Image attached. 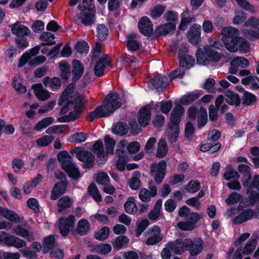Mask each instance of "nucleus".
Listing matches in <instances>:
<instances>
[{"mask_svg": "<svg viewBox=\"0 0 259 259\" xmlns=\"http://www.w3.org/2000/svg\"><path fill=\"white\" fill-rule=\"evenodd\" d=\"M129 242V239L124 236L117 237L112 243L114 248L119 249L125 246Z\"/></svg>", "mask_w": 259, "mask_h": 259, "instance_id": "nucleus-52", "label": "nucleus"}, {"mask_svg": "<svg viewBox=\"0 0 259 259\" xmlns=\"http://www.w3.org/2000/svg\"><path fill=\"white\" fill-rule=\"evenodd\" d=\"M83 72V67L78 60H74L72 63L73 79L76 80L82 75Z\"/></svg>", "mask_w": 259, "mask_h": 259, "instance_id": "nucleus-36", "label": "nucleus"}, {"mask_svg": "<svg viewBox=\"0 0 259 259\" xmlns=\"http://www.w3.org/2000/svg\"><path fill=\"white\" fill-rule=\"evenodd\" d=\"M128 132V127L125 123L118 122L113 125L112 132L117 135L122 136Z\"/></svg>", "mask_w": 259, "mask_h": 259, "instance_id": "nucleus-49", "label": "nucleus"}, {"mask_svg": "<svg viewBox=\"0 0 259 259\" xmlns=\"http://www.w3.org/2000/svg\"><path fill=\"white\" fill-rule=\"evenodd\" d=\"M12 232L27 239L28 241H31L34 239L33 233L29 228H24L18 225L13 228Z\"/></svg>", "mask_w": 259, "mask_h": 259, "instance_id": "nucleus-21", "label": "nucleus"}, {"mask_svg": "<svg viewBox=\"0 0 259 259\" xmlns=\"http://www.w3.org/2000/svg\"><path fill=\"white\" fill-rule=\"evenodd\" d=\"M137 224L138 227L136 230V235L138 237L148 226L149 222L147 219L139 220L137 221Z\"/></svg>", "mask_w": 259, "mask_h": 259, "instance_id": "nucleus-60", "label": "nucleus"}, {"mask_svg": "<svg viewBox=\"0 0 259 259\" xmlns=\"http://www.w3.org/2000/svg\"><path fill=\"white\" fill-rule=\"evenodd\" d=\"M179 64L180 67L189 69L193 66L195 63V59L192 56L182 55L179 54Z\"/></svg>", "mask_w": 259, "mask_h": 259, "instance_id": "nucleus-29", "label": "nucleus"}, {"mask_svg": "<svg viewBox=\"0 0 259 259\" xmlns=\"http://www.w3.org/2000/svg\"><path fill=\"white\" fill-rule=\"evenodd\" d=\"M200 188V184L196 181H191L186 186V190L189 193H194Z\"/></svg>", "mask_w": 259, "mask_h": 259, "instance_id": "nucleus-64", "label": "nucleus"}, {"mask_svg": "<svg viewBox=\"0 0 259 259\" xmlns=\"http://www.w3.org/2000/svg\"><path fill=\"white\" fill-rule=\"evenodd\" d=\"M157 194V188L156 186L151 187L150 191L146 188L142 189L139 193V197L143 202L149 201L152 197L155 196Z\"/></svg>", "mask_w": 259, "mask_h": 259, "instance_id": "nucleus-28", "label": "nucleus"}, {"mask_svg": "<svg viewBox=\"0 0 259 259\" xmlns=\"http://www.w3.org/2000/svg\"><path fill=\"white\" fill-rule=\"evenodd\" d=\"M109 65L107 60V56L105 54H102L99 60L95 64L94 67V73L97 76H101L104 74V70L106 66Z\"/></svg>", "mask_w": 259, "mask_h": 259, "instance_id": "nucleus-24", "label": "nucleus"}, {"mask_svg": "<svg viewBox=\"0 0 259 259\" xmlns=\"http://www.w3.org/2000/svg\"><path fill=\"white\" fill-rule=\"evenodd\" d=\"M89 49L88 44L85 41H79L75 46V50L81 55H85Z\"/></svg>", "mask_w": 259, "mask_h": 259, "instance_id": "nucleus-61", "label": "nucleus"}, {"mask_svg": "<svg viewBox=\"0 0 259 259\" xmlns=\"http://www.w3.org/2000/svg\"><path fill=\"white\" fill-rule=\"evenodd\" d=\"M200 96V94L198 93H189L181 98L180 103L183 105H188L196 100Z\"/></svg>", "mask_w": 259, "mask_h": 259, "instance_id": "nucleus-54", "label": "nucleus"}, {"mask_svg": "<svg viewBox=\"0 0 259 259\" xmlns=\"http://www.w3.org/2000/svg\"><path fill=\"white\" fill-rule=\"evenodd\" d=\"M121 105V103L117 94H109L103 101L102 105L88 115V119L93 121L95 119L108 116Z\"/></svg>", "mask_w": 259, "mask_h": 259, "instance_id": "nucleus-5", "label": "nucleus"}, {"mask_svg": "<svg viewBox=\"0 0 259 259\" xmlns=\"http://www.w3.org/2000/svg\"><path fill=\"white\" fill-rule=\"evenodd\" d=\"M125 211L130 214H133L137 210L136 200L133 197H129L124 204Z\"/></svg>", "mask_w": 259, "mask_h": 259, "instance_id": "nucleus-39", "label": "nucleus"}, {"mask_svg": "<svg viewBox=\"0 0 259 259\" xmlns=\"http://www.w3.org/2000/svg\"><path fill=\"white\" fill-rule=\"evenodd\" d=\"M207 113L206 109L202 107L200 108L198 113L197 123L198 127L201 128L203 127L207 122Z\"/></svg>", "mask_w": 259, "mask_h": 259, "instance_id": "nucleus-43", "label": "nucleus"}, {"mask_svg": "<svg viewBox=\"0 0 259 259\" xmlns=\"http://www.w3.org/2000/svg\"><path fill=\"white\" fill-rule=\"evenodd\" d=\"M97 35L99 39H105L108 35V30L107 27L103 25H99L97 27Z\"/></svg>", "mask_w": 259, "mask_h": 259, "instance_id": "nucleus-62", "label": "nucleus"}, {"mask_svg": "<svg viewBox=\"0 0 259 259\" xmlns=\"http://www.w3.org/2000/svg\"><path fill=\"white\" fill-rule=\"evenodd\" d=\"M254 214L252 209H247L241 210L239 207L231 208L227 209L225 216L227 218L234 217L233 222L235 224H240L250 219Z\"/></svg>", "mask_w": 259, "mask_h": 259, "instance_id": "nucleus-9", "label": "nucleus"}, {"mask_svg": "<svg viewBox=\"0 0 259 259\" xmlns=\"http://www.w3.org/2000/svg\"><path fill=\"white\" fill-rule=\"evenodd\" d=\"M187 37L189 41L193 45H196L201 40V26L194 24L188 32Z\"/></svg>", "mask_w": 259, "mask_h": 259, "instance_id": "nucleus-17", "label": "nucleus"}, {"mask_svg": "<svg viewBox=\"0 0 259 259\" xmlns=\"http://www.w3.org/2000/svg\"><path fill=\"white\" fill-rule=\"evenodd\" d=\"M58 159L61 163L62 168L73 179H76L80 177L78 169L72 162V158L66 151H61L58 154Z\"/></svg>", "mask_w": 259, "mask_h": 259, "instance_id": "nucleus-8", "label": "nucleus"}, {"mask_svg": "<svg viewBox=\"0 0 259 259\" xmlns=\"http://www.w3.org/2000/svg\"><path fill=\"white\" fill-rule=\"evenodd\" d=\"M231 67L229 71L231 74H235L237 72V68H244L248 66V61L242 57H237L233 59L230 63Z\"/></svg>", "mask_w": 259, "mask_h": 259, "instance_id": "nucleus-26", "label": "nucleus"}, {"mask_svg": "<svg viewBox=\"0 0 259 259\" xmlns=\"http://www.w3.org/2000/svg\"><path fill=\"white\" fill-rule=\"evenodd\" d=\"M151 118V107L147 105L143 107L140 111L138 122L142 126H146L149 123Z\"/></svg>", "mask_w": 259, "mask_h": 259, "instance_id": "nucleus-25", "label": "nucleus"}, {"mask_svg": "<svg viewBox=\"0 0 259 259\" xmlns=\"http://www.w3.org/2000/svg\"><path fill=\"white\" fill-rule=\"evenodd\" d=\"M109 228L108 227H103L95 234V237L97 240L103 241L109 237Z\"/></svg>", "mask_w": 259, "mask_h": 259, "instance_id": "nucleus-58", "label": "nucleus"}, {"mask_svg": "<svg viewBox=\"0 0 259 259\" xmlns=\"http://www.w3.org/2000/svg\"><path fill=\"white\" fill-rule=\"evenodd\" d=\"M86 102L84 97L75 91L74 84H69L60 97L59 104L64 106L60 111V114H65L68 108L72 107L73 110L70 111L67 116L59 118L58 121L63 122L75 120L83 111Z\"/></svg>", "mask_w": 259, "mask_h": 259, "instance_id": "nucleus-1", "label": "nucleus"}, {"mask_svg": "<svg viewBox=\"0 0 259 259\" xmlns=\"http://www.w3.org/2000/svg\"><path fill=\"white\" fill-rule=\"evenodd\" d=\"M225 101L226 103L232 105L238 106L240 103L238 95L230 90L226 93Z\"/></svg>", "mask_w": 259, "mask_h": 259, "instance_id": "nucleus-46", "label": "nucleus"}, {"mask_svg": "<svg viewBox=\"0 0 259 259\" xmlns=\"http://www.w3.org/2000/svg\"><path fill=\"white\" fill-rule=\"evenodd\" d=\"M54 121L51 117H46L38 122L34 127V130L36 131H40L46 127L51 124Z\"/></svg>", "mask_w": 259, "mask_h": 259, "instance_id": "nucleus-53", "label": "nucleus"}, {"mask_svg": "<svg viewBox=\"0 0 259 259\" xmlns=\"http://www.w3.org/2000/svg\"><path fill=\"white\" fill-rule=\"evenodd\" d=\"M195 19L190 14L188 11H185L182 14V20L180 25L179 27V29L181 30H184L187 28L188 24L192 22H194Z\"/></svg>", "mask_w": 259, "mask_h": 259, "instance_id": "nucleus-35", "label": "nucleus"}, {"mask_svg": "<svg viewBox=\"0 0 259 259\" xmlns=\"http://www.w3.org/2000/svg\"><path fill=\"white\" fill-rule=\"evenodd\" d=\"M26 242L22 239L14 235H11L8 246H13L17 248L25 247Z\"/></svg>", "mask_w": 259, "mask_h": 259, "instance_id": "nucleus-51", "label": "nucleus"}, {"mask_svg": "<svg viewBox=\"0 0 259 259\" xmlns=\"http://www.w3.org/2000/svg\"><path fill=\"white\" fill-rule=\"evenodd\" d=\"M42 83L46 87L52 90L58 89L61 85V81L60 78L57 77L51 78L46 76L42 80Z\"/></svg>", "mask_w": 259, "mask_h": 259, "instance_id": "nucleus-30", "label": "nucleus"}, {"mask_svg": "<svg viewBox=\"0 0 259 259\" xmlns=\"http://www.w3.org/2000/svg\"><path fill=\"white\" fill-rule=\"evenodd\" d=\"M246 188L249 204H253L259 201V175L253 176Z\"/></svg>", "mask_w": 259, "mask_h": 259, "instance_id": "nucleus-11", "label": "nucleus"}, {"mask_svg": "<svg viewBox=\"0 0 259 259\" xmlns=\"http://www.w3.org/2000/svg\"><path fill=\"white\" fill-rule=\"evenodd\" d=\"M12 85L19 94H24L26 92V87L22 85V78L19 75L14 77Z\"/></svg>", "mask_w": 259, "mask_h": 259, "instance_id": "nucleus-45", "label": "nucleus"}, {"mask_svg": "<svg viewBox=\"0 0 259 259\" xmlns=\"http://www.w3.org/2000/svg\"><path fill=\"white\" fill-rule=\"evenodd\" d=\"M242 199V195L233 192L229 194L228 198L226 199V203L228 205H231L237 203Z\"/></svg>", "mask_w": 259, "mask_h": 259, "instance_id": "nucleus-57", "label": "nucleus"}, {"mask_svg": "<svg viewBox=\"0 0 259 259\" xmlns=\"http://www.w3.org/2000/svg\"><path fill=\"white\" fill-rule=\"evenodd\" d=\"M74 217L72 215L63 217L59 221V229L61 234L65 237L67 235L74 225Z\"/></svg>", "mask_w": 259, "mask_h": 259, "instance_id": "nucleus-14", "label": "nucleus"}, {"mask_svg": "<svg viewBox=\"0 0 259 259\" xmlns=\"http://www.w3.org/2000/svg\"><path fill=\"white\" fill-rule=\"evenodd\" d=\"M72 204L71 199L67 197H63L59 199L58 202V211L63 212L66 209L70 207Z\"/></svg>", "mask_w": 259, "mask_h": 259, "instance_id": "nucleus-50", "label": "nucleus"}, {"mask_svg": "<svg viewBox=\"0 0 259 259\" xmlns=\"http://www.w3.org/2000/svg\"><path fill=\"white\" fill-rule=\"evenodd\" d=\"M140 31L145 35H150L153 32V25L147 17L141 18L138 23Z\"/></svg>", "mask_w": 259, "mask_h": 259, "instance_id": "nucleus-22", "label": "nucleus"}, {"mask_svg": "<svg viewBox=\"0 0 259 259\" xmlns=\"http://www.w3.org/2000/svg\"><path fill=\"white\" fill-rule=\"evenodd\" d=\"M167 152L168 148L165 140L161 139L158 143L156 156L158 158H162L166 155Z\"/></svg>", "mask_w": 259, "mask_h": 259, "instance_id": "nucleus-48", "label": "nucleus"}, {"mask_svg": "<svg viewBox=\"0 0 259 259\" xmlns=\"http://www.w3.org/2000/svg\"><path fill=\"white\" fill-rule=\"evenodd\" d=\"M240 175L237 171L235 170L231 165L226 167V171L224 174V179L229 181L227 186L232 190H240L241 186L238 179Z\"/></svg>", "mask_w": 259, "mask_h": 259, "instance_id": "nucleus-10", "label": "nucleus"}, {"mask_svg": "<svg viewBox=\"0 0 259 259\" xmlns=\"http://www.w3.org/2000/svg\"><path fill=\"white\" fill-rule=\"evenodd\" d=\"M166 167V163L164 160L160 161L158 163H154L151 164L150 172L157 184H159L164 178Z\"/></svg>", "mask_w": 259, "mask_h": 259, "instance_id": "nucleus-13", "label": "nucleus"}, {"mask_svg": "<svg viewBox=\"0 0 259 259\" xmlns=\"http://www.w3.org/2000/svg\"><path fill=\"white\" fill-rule=\"evenodd\" d=\"M166 76H155L148 83V87L152 89H165L167 85Z\"/></svg>", "mask_w": 259, "mask_h": 259, "instance_id": "nucleus-27", "label": "nucleus"}, {"mask_svg": "<svg viewBox=\"0 0 259 259\" xmlns=\"http://www.w3.org/2000/svg\"><path fill=\"white\" fill-rule=\"evenodd\" d=\"M104 143L105 146V152L108 156V154H112L113 153L116 142L109 135H106L104 137Z\"/></svg>", "mask_w": 259, "mask_h": 259, "instance_id": "nucleus-40", "label": "nucleus"}, {"mask_svg": "<svg viewBox=\"0 0 259 259\" xmlns=\"http://www.w3.org/2000/svg\"><path fill=\"white\" fill-rule=\"evenodd\" d=\"M208 41L211 45H207L203 48H199L196 51L197 63L201 65H207L210 62H217L221 58V55L218 51L222 47L219 40H213L209 37Z\"/></svg>", "mask_w": 259, "mask_h": 259, "instance_id": "nucleus-4", "label": "nucleus"}, {"mask_svg": "<svg viewBox=\"0 0 259 259\" xmlns=\"http://www.w3.org/2000/svg\"><path fill=\"white\" fill-rule=\"evenodd\" d=\"M65 190L66 185L64 182L56 184L52 189L51 198L53 200H56L65 192Z\"/></svg>", "mask_w": 259, "mask_h": 259, "instance_id": "nucleus-34", "label": "nucleus"}, {"mask_svg": "<svg viewBox=\"0 0 259 259\" xmlns=\"http://www.w3.org/2000/svg\"><path fill=\"white\" fill-rule=\"evenodd\" d=\"M76 157L78 160L84 162V167L90 168L94 165L95 157L90 152L85 150L79 151L76 153Z\"/></svg>", "mask_w": 259, "mask_h": 259, "instance_id": "nucleus-19", "label": "nucleus"}, {"mask_svg": "<svg viewBox=\"0 0 259 259\" xmlns=\"http://www.w3.org/2000/svg\"><path fill=\"white\" fill-rule=\"evenodd\" d=\"M55 237L54 235H50L44 238L42 245L44 252H47L54 245Z\"/></svg>", "mask_w": 259, "mask_h": 259, "instance_id": "nucleus-55", "label": "nucleus"}, {"mask_svg": "<svg viewBox=\"0 0 259 259\" xmlns=\"http://www.w3.org/2000/svg\"><path fill=\"white\" fill-rule=\"evenodd\" d=\"M92 149L97 154L98 162L100 164L104 163L108 159V156L105 152L103 143L102 141H97L93 145Z\"/></svg>", "mask_w": 259, "mask_h": 259, "instance_id": "nucleus-16", "label": "nucleus"}, {"mask_svg": "<svg viewBox=\"0 0 259 259\" xmlns=\"http://www.w3.org/2000/svg\"><path fill=\"white\" fill-rule=\"evenodd\" d=\"M127 47L131 51H135L139 49L140 43L137 38V35L134 34L127 36Z\"/></svg>", "mask_w": 259, "mask_h": 259, "instance_id": "nucleus-42", "label": "nucleus"}, {"mask_svg": "<svg viewBox=\"0 0 259 259\" xmlns=\"http://www.w3.org/2000/svg\"><path fill=\"white\" fill-rule=\"evenodd\" d=\"M176 26L174 23H167L158 26L156 29V32L158 34L165 35L173 32L176 29Z\"/></svg>", "mask_w": 259, "mask_h": 259, "instance_id": "nucleus-37", "label": "nucleus"}, {"mask_svg": "<svg viewBox=\"0 0 259 259\" xmlns=\"http://www.w3.org/2000/svg\"><path fill=\"white\" fill-rule=\"evenodd\" d=\"M88 192L96 201H101V195H100V192L95 184H92L89 186Z\"/></svg>", "mask_w": 259, "mask_h": 259, "instance_id": "nucleus-59", "label": "nucleus"}, {"mask_svg": "<svg viewBox=\"0 0 259 259\" xmlns=\"http://www.w3.org/2000/svg\"><path fill=\"white\" fill-rule=\"evenodd\" d=\"M140 177V173L139 171H135L132 177L129 179L128 184L132 190H137L140 188L141 185Z\"/></svg>", "mask_w": 259, "mask_h": 259, "instance_id": "nucleus-44", "label": "nucleus"}, {"mask_svg": "<svg viewBox=\"0 0 259 259\" xmlns=\"http://www.w3.org/2000/svg\"><path fill=\"white\" fill-rule=\"evenodd\" d=\"M121 4V0H109L108 8L110 12L114 11V15L117 16L119 14L118 11Z\"/></svg>", "mask_w": 259, "mask_h": 259, "instance_id": "nucleus-63", "label": "nucleus"}, {"mask_svg": "<svg viewBox=\"0 0 259 259\" xmlns=\"http://www.w3.org/2000/svg\"><path fill=\"white\" fill-rule=\"evenodd\" d=\"M203 248V241L201 239L198 238L192 240V243L191 244L189 248L190 254L192 256H196L199 254Z\"/></svg>", "mask_w": 259, "mask_h": 259, "instance_id": "nucleus-31", "label": "nucleus"}, {"mask_svg": "<svg viewBox=\"0 0 259 259\" xmlns=\"http://www.w3.org/2000/svg\"><path fill=\"white\" fill-rule=\"evenodd\" d=\"M90 228V224L88 220L81 219L78 222L77 227L72 232V233L73 234H77L80 235H83L89 231Z\"/></svg>", "mask_w": 259, "mask_h": 259, "instance_id": "nucleus-32", "label": "nucleus"}, {"mask_svg": "<svg viewBox=\"0 0 259 259\" xmlns=\"http://www.w3.org/2000/svg\"><path fill=\"white\" fill-rule=\"evenodd\" d=\"M93 0H70V5L73 6L79 3L80 10L79 19L85 26L91 25L95 22V11L93 4Z\"/></svg>", "mask_w": 259, "mask_h": 259, "instance_id": "nucleus-6", "label": "nucleus"}, {"mask_svg": "<svg viewBox=\"0 0 259 259\" xmlns=\"http://www.w3.org/2000/svg\"><path fill=\"white\" fill-rule=\"evenodd\" d=\"M162 201L161 199H158L155 205L154 209L151 211L148 215L149 219L151 220H156L161 213V208Z\"/></svg>", "mask_w": 259, "mask_h": 259, "instance_id": "nucleus-47", "label": "nucleus"}, {"mask_svg": "<svg viewBox=\"0 0 259 259\" xmlns=\"http://www.w3.org/2000/svg\"><path fill=\"white\" fill-rule=\"evenodd\" d=\"M111 246L108 244L104 243L96 245L94 247L93 251L98 253L105 254L111 250Z\"/></svg>", "mask_w": 259, "mask_h": 259, "instance_id": "nucleus-56", "label": "nucleus"}, {"mask_svg": "<svg viewBox=\"0 0 259 259\" xmlns=\"http://www.w3.org/2000/svg\"><path fill=\"white\" fill-rule=\"evenodd\" d=\"M258 236L257 235H252L250 240L247 242L242 250V253L244 255H248L251 254L255 249Z\"/></svg>", "mask_w": 259, "mask_h": 259, "instance_id": "nucleus-33", "label": "nucleus"}, {"mask_svg": "<svg viewBox=\"0 0 259 259\" xmlns=\"http://www.w3.org/2000/svg\"><path fill=\"white\" fill-rule=\"evenodd\" d=\"M222 41L226 49L231 52L239 51L246 53L250 50V45L244 38L239 36V31L231 27H225L221 30Z\"/></svg>", "mask_w": 259, "mask_h": 259, "instance_id": "nucleus-3", "label": "nucleus"}, {"mask_svg": "<svg viewBox=\"0 0 259 259\" xmlns=\"http://www.w3.org/2000/svg\"><path fill=\"white\" fill-rule=\"evenodd\" d=\"M34 94L36 98L40 101H46L50 98L51 94L45 90L42 84L37 83L32 86Z\"/></svg>", "mask_w": 259, "mask_h": 259, "instance_id": "nucleus-23", "label": "nucleus"}, {"mask_svg": "<svg viewBox=\"0 0 259 259\" xmlns=\"http://www.w3.org/2000/svg\"><path fill=\"white\" fill-rule=\"evenodd\" d=\"M39 38L41 40L40 45L36 46L24 53L19 60L18 67L21 68L26 63L30 66L34 67L42 64L46 61V58L44 56H35L38 54L41 45H52L55 43V35L51 32H44L41 34Z\"/></svg>", "mask_w": 259, "mask_h": 259, "instance_id": "nucleus-2", "label": "nucleus"}, {"mask_svg": "<svg viewBox=\"0 0 259 259\" xmlns=\"http://www.w3.org/2000/svg\"><path fill=\"white\" fill-rule=\"evenodd\" d=\"M237 170L242 175L241 183L244 187L248 186L251 180V168L246 164H240L237 166Z\"/></svg>", "mask_w": 259, "mask_h": 259, "instance_id": "nucleus-15", "label": "nucleus"}, {"mask_svg": "<svg viewBox=\"0 0 259 259\" xmlns=\"http://www.w3.org/2000/svg\"><path fill=\"white\" fill-rule=\"evenodd\" d=\"M59 68L61 77L63 79H68L70 74V66L69 64L65 61H62L59 63Z\"/></svg>", "mask_w": 259, "mask_h": 259, "instance_id": "nucleus-38", "label": "nucleus"}, {"mask_svg": "<svg viewBox=\"0 0 259 259\" xmlns=\"http://www.w3.org/2000/svg\"><path fill=\"white\" fill-rule=\"evenodd\" d=\"M148 234V238L146 241V244L148 245H153L157 243L162 238L160 229L157 226H154L149 229Z\"/></svg>", "mask_w": 259, "mask_h": 259, "instance_id": "nucleus-18", "label": "nucleus"}, {"mask_svg": "<svg viewBox=\"0 0 259 259\" xmlns=\"http://www.w3.org/2000/svg\"><path fill=\"white\" fill-rule=\"evenodd\" d=\"M241 82L244 85H249L251 89H257L259 88V79L255 76H248L243 78Z\"/></svg>", "mask_w": 259, "mask_h": 259, "instance_id": "nucleus-41", "label": "nucleus"}, {"mask_svg": "<svg viewBox=\"0 0 259 259\" xmlns=\"http://www.w3.org/2000/svg\"><path fill=\"white\" fill-rule=\"evenodd\" d=\"M184 113V108L181 105L178 104L173 109L171 113L170 122L167 132L168 139L173 143L178 137L179 132V123Z\"/></svg>", "mask_w": 259, "mask_h": 259, "instance_id": "nucleus-7", "label": "nucleus"}, {"mask_svg": "<svg viewBox=\"0 0 259 259\" xmlns=\"http://www.w3.org/2000/svg\"><path fill=\"white\" fill-rule=\"evenodd\" d=\"M246 28L243 29L244 35L248 38H259V18L252 17L245 23Z\"/></svg>", "mask_w": 259, "mask_h": 259, "instance_id": "nucleus-12", "label": "nucleus"}, {"mask_svg": "<svg viewBox=\"0 0 259 259\" xmlns=\"http://www.w3.org/2000/svg\"><path fill=\"white\" fill-rule=\"evenodd\" d=\"M12 33L17 36L23 37L28 36L30 30L21 22H17L10 26Z\"/></svg>", "mask_w": 259, "mask_h": 259, "instance_id": "nucleus-20", "label": "nucleus"}]
</instances>
